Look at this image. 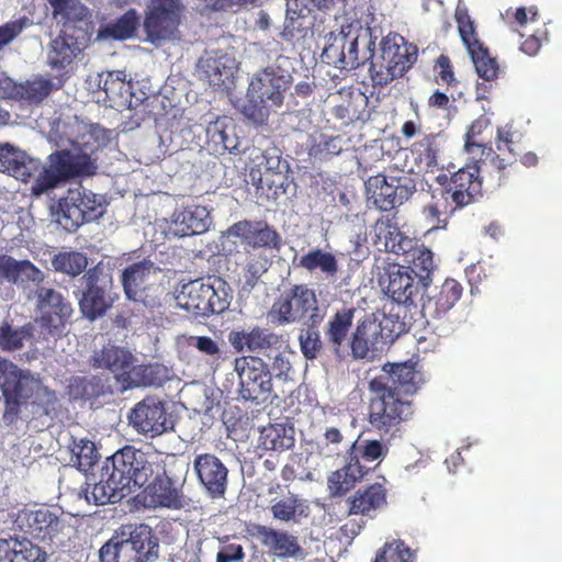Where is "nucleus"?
Listing matches in <instances>:
<instances>
[{
  "label": "nucleus",
  "mask_w": 562,
  "mask_h": 562,
  "mask_svg": "<svg viewBox=\"0 0 562 562\" xmlns=\"http://www.w3.org/2000/svg\"><path fill=\"white\" fill-rule=\"evenodd\" d=\"M77 122L56 120L52 123L47 139L56 149L47 158V165L41 169V161L25 151L10 145H0V171L26 182L37 177L32 186V194L41 196L70 179L93 176L98 169L94 151L98 148L91 133L75 137L80 130Z\"/></svg>",
  "instance_id": "obj_1"
},
{
  "label": "nucleus",
  "mask_w": 562,
  "mask_h": 562,
  "mask_svg": "<svg viewBox=\"0 0 562 562\" xmlns=\"http://www.w3.org/2000/svg\"><path fill=\"white\" fill-rule=\"evenodd\" d=\"M157 470L160 465L153 461V456L126 446L105 459L99 482L87 483L82 490L85 499L95 506L119 503L133 487L148 483Z\"/></svg>",
  "instance_id": "obj_2"
},
{
  "label": "nucleus",
  "mask_w": 562,
  "mask_h": 562,
  "mask_svg": "<svg viewBox=\"0 0 562 562\" xmlns=\"http://www.w3.org/2000/svg\"><path fill=\"white\" fill-rule=\"evenodd\" d=\"M285 57H278L276 61L257 71L248 88L247 101L241 113L257 125L267 123L270 114L281 108L285 92L292 81L291 74L284 68Z\"/></svg>",
  "instance_id": "obj_3"
},
{
  "label": "nucleus",
  "mask_w": 562,
  "mask_h": 562,
  "mask_svg": "<svg viewBox=\"0 0 562 562\" xmlns=\"http://www.w3.org/2000/svg\"><path fill=\"white\" fill-rule=\"evenodd\" d=\"M233 289L222 278L209 276L183 283L176 294L180 308L196 317H209L227 311Z\"/></svg>",
  "instance_id": "obj_4"
},
{
  "label": "nucleus",
  "mask_w": 562,
  "mask_h": 562,
  "mask_svg": "<svg viewBox=\"0 0 562 562\" xmlns=\"http://www.w3.org/2000/svg\"><path fill=\"white\" fill-rule=\"evenodd\" d=\"M159 541L153 529L145 525H128L113 536L100 551V562H156Z\"/></svg>",
  "instance_id": "obj_5"
},
{
  "label": "nucleus",
  "mask_w": 562,
  "mask_h": 562,
  "mask_svg": "<svg viewBox=\"0 0 562 562\" xmlns=\"http://www.w3.org/2000/svg\"><path fill=\"white\" fill-rule=\"evenodd\" d=\"M14 524L53 551L65 548L72 532L68 520L47 507L23 508L18 512Z\"/></svg>",
  "instance_id": "obj_6"
},
{
  "label": "nucleus",
  "mask_w": 562,
  "mask_h": 562,
  "mask_svg": "<svg viewBox=\"0 0 562 562\" xmlns=\"http://www.w3.org/2000/svg\"><path fill=\"white\" fill-rule=\"evenodd\" d=\"M82 289L74 290L82 316L91 322L102 317L111 308L113 299L112 269L102 261L88 269L79 280Z\"/></svg>",
  "instance_id": "obj_7"
},
{
  "label": "nucleus",
  "mask_w": 562,
  "mask_h": 562,
  "mask_svg": "<svg viewBox=\"0 0 562 562\" xmlns=\"http://www.w3.org/2000/svg\"><path fill=\"white\" fill-rule=\"evenodd\" d=\"M327 305L321 304L316 292L308 284H295L277 300L269 312L277 326L304 323L307 319L325 318Z\"/></svg>",
  "instance_id": "obj_8"
},
{
  "label": "nucleus",
  "mask_w": 562,
  "mask_h": 562,
  "mask_svg": "<svg viewBox=\"0 0 562 562\" xmlns=\"http://www.w3.org/2000/svg\"><path fill=\"white\" fill-rule=\"evenodd\" d=\"M381 63H372L371 77L375 85L386 86L402 77L416 61V46L405 42L403 36L389 35L382 40Z\"/></svg>",
  "instance_id": "obj_9"
},
{
  "label": "nucleus",
  "mask_w": 562,
  "mask_h": 562,
  "mask_svg": "<svg viewBox=\"0 0 562 562\" xmlns=\"http://www.w3.org/2000/svg\"><path fill=\"white\" fill-rule=\"evenodd\" d=\"M38 387V378L0 356V390L5 401L3 420L7 424L14 422L20 404L31 397Z\"/></svg>",
  "instance_id": "obj_10"
},
{
  "label": "nucleus",
  "mask_w": 562,
  "mask_h": 562,
  "mask_svg": "<svg viewBox=\"0 0 562 562\" xmlns=\"http://www.w3.org/2000/svg\"><path fill=\"white\" fill-rule=\"evenodd\" d=\"M103 214V206L97 195L78 187L70 189L67 195L52 211L54 221L66 232L72 233L82 224L92 222Z\"/></svg>",
  "instance_id": "obj_11"
},
{
  "label": "nucleus",
  "mask_w": 562,
  "mask_h": 562,
  "mask_svg": "<svg viewBox=\"0 0 562 562\" xmlns=\"http://www.w3.org/2000/svg\"><path fill=\"white\" fill-rule=\"evenodd\" d=\"M368 200L381 211L402 205L416 190V182L407 172H391L370 177L366 182Z\"/></svg>",
  "instance_id": "obj_12"
},
{
  "label": "nucleus",
  "mask_w": 562,
  "mask_h": 562,
  "mask_svg": "<svg viewBox=\"0 0 562 562\" xmlns=\"http://www.w3.org/2000/svg\"><path fill=\"white\" fill-rule=\"evenodd\" d=\"M234 371L239 379V395L256 403L265 402L272 394V373L262 358L243 356L234 361Z\"/></svg>",
  "instance_id": "obj_13"
},
{
  "label": "nucleus",
  "mask_w": 562,
  "mask_h": 562,
  "mask_svg": "<svg viewBox=\"0 0 562 562\" xmlns=\"http://www.w3.org/2000/svg\"><path fill=\"white\" fill-rule=\"evenodd\" d=\"M183 11L184 4L181 0H150L144 20L147 40L155 45L171 40Z\"/></svg>",
  "instance_id": "obj_14"
},
{
  "label": "nucleus",
  "mask_w": 562,
  "mask_h": 562,
  "mask_svg": "<svg viewBox=\"0 0 562 562\" xmlns=\"http://www.w3.org/2000/svg\"><path fill=\"white\" fill-rule=\"evenodd\" d=\"M369 423L381 434L393 432L412 415L411 402L387 392L370 390Z\"/></svg>",
  "instance_id": "obj_15"
},
{
  "label": "nucleus",
  "mask_w": 562,
  "mask_h": 562,
  "mask_svg": "<svg viewBox=\"0 0 562 562\" xmlns=\"http://www.w3.org/2000/svg\"><path fill=\"white\" fill-rule=\"evenodd\" d=\"M159 272V267L149 259L125 267L121 273V283L126 299L146 307L155 306L157 301L153 295V285Z\"/></svg>",
  "instance_id": "obj_16"
},
{
  "label": "nucleus",
  "mask_w": 562,
  "mask_h": 562,
  "mask_svg": "<svg viewBox=\"0 0 562 562\" xmlns=\"http://www.w3.org/2000/svg\"><path fill=\"white\" fill-rule=\"evenodd\" d=\"M130 425L138 434L149 438L173 430L175 422L157 396H146L135 404L128 414Z\"/></svg>",
  "instance_id": "obj_17"
},
{
  "label": "nucleus",
  "mask_w": 562,
  "mask_h": 562,
  "mask_svg": "<svg viewBox=\"0 0 562 562\" xmlns=\"http://www.w3.org/2000/svg\"><path fill=\"white\" fill-rule=\"evenodd\" d=\"M40 323L52 335H60L74 310L71 303L57 290L38 286L34 291Z\"/></svg>",
  "instance_id": "obj_18"
},
{
  "label": "nucleus",
  "mask_w": 562,
  "mask_h": 562,
  "mask_svg": "<svg viewBox=\"0 0 562 562\" xmlns=\"http://www.w3.org/2000/svg\"><path fill=\"white\" fill-rule=\"evenodd\" d=\"M323 61L339 69H356L358 58V35L351 25L342 26L339 32H330L322 53Z\"/></svg>",
  "instance_id": "obj_19"
},
{
  "label": "nucleus",
  "mask_w": 562,
  "mask_h": 562,
  "mask_svg": "<svg viewBox=\"0 0 562 562\" xmlns=\"http://www.w3.org/2000/svg\"><path fill=\"white\" fill-rule=\"evenodd\" d=\"M192 471L203 492L211 498L224 496L228 485V469L217 456L196 454L192 462Z\"/></svg>",
  "instance_id": "obj_20"
},
{
  "label": "nucleus",
  "mask_w": 562,
  "mask_h": 562,
  "mask_svg": "<svg viewBox=\"0 0 562 562\" xmlns=\"http://www.w3.org/2000/svg\"><path fill=\"white\" fill-rule=\"evenodd\" d=\"M416 374L412 362L385 364L382 373L370 382L369 390L404 397V395L413 394L416 391Z\"/></svg>",
  "instance_id": "obj_21"
},
{
  "label": "nucleus",
  "mask_w": 562,
  "mask_h": 562,
  "mask_svg": "<svg viewBox=\"0 0 562 562\" xmlns=\"http://www.w3.org/2000/svg\"><path fill=\"white\" fill-rule=\"evenodd\" d=\"M387 347L376 319L366 315L351 334L350 348L353 359L373 360Z\"/></svg>",
  "instance_id": "obj_22"
},
{
  "label": "nucleus",
  "mask_w": 562,
  "mask_h": 562,
  "mask_svg": "<svg viewBox=\"0 0 562 562\" xmlns=\"http://www.w3.org/2000/svg\"><path fill=\"white\" fill-rule=\"evenodd\" d=\"M46 274L27 259H15L0 255V283H9L27 291L31 286H43Z\"/></svg>",
  "instance_id": "obj_23"
},
{
  "label": "nucleus",
  "mask_w": 562,
  "mask_h": 562,
  "mask_svg": "<svg viewBox=\"0 0 562 562\" xmlns=\"http://www.w3.org/2000/svg\"><path fill=\"white\" fill-rule=\"evenodd\" d=\"M90 42L85 32H71V29L61 31L53 40L47 52V64L54 70H63L87 47Z\"/></svg>",
  "instance_id": "obj_24"
},
{
  "label": "nucleus",
  "mask_w": 562,
  "mask_h": 562,
  "mask_svg": "<svg viewBox=\"0 0 562 562\" xmlns=\"http://www.w3.org/2000/svg\"><path fill=\"white\" fill-rule=\"evenodd\" d=\"M405 266H392L386 277V294L400 305L417 308V296L423 289L422 282Z\"/></svg>",
  "instance_id": "obj_25"
},
{
  "label": "nucleus",
  "mask_w": 562,
  "mask_h": 562,
  "mask_svg": "<svg viewBox=\"0 0 562 562\" xmlns=\"http://www.w3.org/2000/svg\"><path fill=\"white\" fill-rule=\"evenodd\" d=\"M227 237L240 238L241 241L252 248H269L280 250L281 236L279 233L262 222L240 221L227 229Z\"/></svg>",
  "instance_id": "obj_26"
},
{
  "label": "nucleus",
  "mask_w": 562,
  "mask_h": 562,
  "mask_svg": "<svg viewBox=\"0 0 562 562\" xmlns=\"http://www.w3.org/2000/svg\"><path fill=\"white\" fill-rule=\"evenodd\" d=\"M252 536L279 558H293L296 560L304 558V552L297 538L288 531L263 525H255Z\"/></svg>",
  "instance_id": "obj_27"
},
{
  "label": "nucleus",
  "mask_w": 562,
  "mask_h": 562,
  "mask_svg": "<svg viewBox=\"0 0 562 562\" xmlns=\"http://www.w3.org/2000/svg\"><path fill=\"white\" fill-rule=\"evenodd\" d=\"M236 68L235 58L225 53H206L196 65L198 78L212 87H221L231 81Z\"/></svg>",
  "instance_id": "obj_28"
},
{
  "label": "nucleus",
  "mask_w": 562,
  "mask_h": 562,
  "mask_svg": "<svg viewBox=\"0 0 562 562\" xmlns=\"http://www.w3.org/2000/svg\"><path fill=\"white\" fill-rule=\"evenodd\" d=\"M205 135L206 149L214 156L226 153L237 155L241 151L239 138L229 117H217L214 122H210L205 128Z\"/></svg>",
  "instance_id": "obj_29"
},
{
  "label": "nucleus",
  "mask_w": 562,
  "mask_h": 562,
  "mask_svg": "<svg viewBox=\"0 0 562 562\" xmlns=\"http://www.w3.org/2000/svg\"><path fill=\"white\" fill-rule=\"evenodd\" d=\"M479 171L476 165L459 169L451 177L450 183L445 190L446 200L450 198L460 207L472 203L481 191Z\"/></svg>",
  "instance_id": "obj_30"
},
{
  "label": "nucleus",
  "mask_w": 562,
  "mask_h": 562,
  "mask_svg": "<svg viewBox=\"0 0 562 562\" xmlns=\"http://www.w3.org/2000/svg\"><path fill=\"white\" fill-rule=\"evenodd\" d=\"M46 557V552L24 537L0 535V562H45Z\"/></svg>",
  "instance_id": "obj_31"
},
{
  "label": "nucleus",
  "mask_w": 562,
  "mask_h": 562,
  "mask_svg": "<svg viewBox=\"0 0 562 562\" xmlns=\"http://www.w3.org/2000/svg\"><path fill=\"white\" fill-rule=\"evenodd\" d=\"M135 362L133 353L124 347L108 344L94 350L91 363L94 368L106 369L119 376H127Z\"/></svg>",
  "instance_id": "obj_32"
},
{
  "label": "nucleus",
  "mask_w": 562,
  "mask_h": 562,
  "mask_svg": "<svg viewBox=\"0 0 562 562\" xmlns=\"http://www.w3.org/2000/svg\"><path fill=\"white\" fill-rule=\"evenodd\" d=\"M212 224L210 212L205 206L192 205L173 214V234L180 237L206 232Z\"/></svg>",
  "instance_id": "obj_33"
},
{
  "label": "nucleus",
  "mask_w": 562,
  "mask_h": 562,
  "mask_svg": "<svg viewBox=\"0 0 562 562\" xmlns=\"http://www.w3.org/2000/svg\"><path fill=\"white\" fill-rule=\"evenodd\" d=\"M355 312L352 307L339 308L328 318L324 327L325 341L337 357H341V348L351 329Z\"/></svg>",
  "instance_id": "obj_34"
},
{
  "label": "nucleus",
  "mask_w": 562,
  "mask_h": 562,
  "mask_svg": "<svg viewBox=\"0 0 562 562\" xmlns=\"http://www.w3.org/2000/svg\"><path fill=\"white\" fill-rule=\"evenodd\" d=\"M254 167L250 168L249 176L252 181L262 182L263 176L272 173L288 179L290 165L282 159V153L278 147H268L252 158Z\"/></svg>",
  "instance_id": "obj_35"
},
{
  "label": "nucleus",
  "mask_w": 562,
  "mask_h": 562,
  "mask_svg": "<svg viewBox=\"0 0 562 562\" xmlns=\"http://www.w3.org/2000/svg\"><path fill=\"white\" fill-rule=\"evenodd\" d=\"M297 267L310 273L319 272L325 280H335L339 271V265L336 256L319 247L310 249L300 257Z\"/></svg>",
  "instance_id": "obj_36"
},
{
  "label": "nucleus",
  "mask_w": 562,
  "mask_h": 562,
  "mask_svg": "<svg viewBox=\"0 0 562 562\" xmlns=\"http://www.w3.org/2000/svg\"><path fill=\"white\" fill-rule=\"evenodd\" d=\"M155 480L146 488V502L151 507H178L179 493L173 486L171 480L167 476H160V470L154 474Z\"/></svg>",
  "instance_id": "obj_37"
},
{
  "label": "nucleus",
  "mask_w": 562,
  "mask_h": 562,
  "mask_svg": "<svg viewBox=\"0 0 562 562\" xmlns=\"http://www.w3.org/2000/svg\"><path fill=\"white\" fill-rule=\"evenodd\" d=\"M270 512L276 520L285 524H300L303 518L310 515V505L307 501L297 495L289 494L274 502L270 507Z\"/></svg>",
  "instance_id": "obj_38"
},
{
  "label": "nucleus",
  "mask_w": 562,
  "mask_h": 562,
  "mask_svg": "<svg viewBox=\"0 0 562 562\" xmlns=\"http://www.w3.org/2000/svg\"><path fill=\"white\" fill-rule=\"evenodd\" d=\"M168 378V370L159 363L132 364L124 379L131 387L161 385Z\"/></svg>",
  "instance_id": "obj_39"
},
{
  "label": "nucleus",
  "mask_w": 562,
  "mask_h": 562,
  "mask_svg": "<svg viewBox=\"0 0 562 562\" xmlns=\"http://www.w3.org/2000/svg\"><path fill=\"white\" fill-rule=\"evenodd\" d=\"M359 460L350 462L344 468L333 472L327 479V486L331 496H341L353 487L355 483L363 476Z\"/></svg>",
  "instance_id": "obj_40"
},
{
  "label": "nucleus",
  "mask_w": 562,
  "mask_h": 562,
  "mask_svg": "<svg viewBox=\"0 0 562 562\" xmlns=\"http://www.w3.org/2000/svg\"><path fill=\"white\" fill-rule=\"evenodd\" d=\"M139 25V15L135 10H128L113 22L102 26L98 31V40L124 41L134 36Z\"/></svg>",
  "instance_id": "obj_41"
},
{
  "label": "nucleus",
  "mask_w": 562,
  "mask_h": 562,
  "mask_svg": "<svg viewBox=\"0 0 562 562\" xmlns=\"http://www.w3.org/2000/svg\"><path fill=\"white\" fill-rule=\"evenodd\" d=\"M32 337L33 326L30 323L23 326H15L12 322L4 319L0 324V350L2 351L13 352L21 350Z\"/></svg>",
  "instance_id": "obj_42"
},
{
  "label": "nucleus",
  "mask_w": 562,
  "mask_h": 562,
  "mask_svg": "<svg viewBox=\"0 0 562 562\" xmlns=\"http://www.w3.org/2000/svg\"><path fill=\"white\" fill-rule=\"evenodd\" d=\"M324 319L325 318L307 319V322H304L302 327L299 329L297 340L300 350L303 357L307 360H315L323 348L318 327Z\"/></svg>",
  "instance_id": "obj_43"
},
{
  "label": "nucleus",
  "mask_w": 562,
  "mask_h": 562,
  "mask_svg": "<svg viewBox=\"0 0 562 562\" xmlns=\"http://www.w3.org/2000/svg\"><path fill=\"white\" fill-rule=\"evenodd\" d=\"M385 503V490L381 484L375 483L363 492H357L351 501L350 513L370 515L371 512L382 508Z\"/></svg>",
  "instance_id": "obj_44"
},
{
  "label": "nucleus",
  "mask_w": 562,
  "mask_h": 562,
  "mask_svg": "<svg viewBox=\"0 0 562 562\" xmlns=\"http://www.w3.org/2000/svg\"><path fill=\"white\" fill-rule=\"evenodd\" d=\"M56 15H60L64 21L63 31H67V29H71V32H85L86 35L91 37V21L88 9L79 1L71 0L66 8H64Z\"/></svg>",
  "instance_id": "obj_45"
},
{
  "label": "nucleus",
  "mask_w": 562,
  "mask_h": 562,
  "mask_svg": "<svg viewBox=\"0 0 562 562\" xmlns=\"http://www.w3.org/2000/svg\"><path fill=\"white\" fill-rule=\"evenodd\" d=\"M50 263L54 271L75 278L86 273L88 257L80 251H60L52 257Z\"/></svg>",
  "instance_id": "obj_46"
},
{
  "label": "nucleus",
  "mask_w": 562,
  "mask_h": 562,
  "mask_svg": "<svg viewBox=\"0 0 562 562\" xmlns=\"http://www.w3.org/2000/svg\"><path fill=\"white\" fill-rule=\"evenodd\" d=\"M69 463L79 471L88 472L98 459V451L92 441L85 438H72L68 446Z\"/></svg>",
  "instance_id": "obj_47"
},
{
  "label": "nucleus",
  "mask_w": 562,
  "mask_h": 562,
  "mask_svg": "<svg viewBox=\"0 0 562 562\" xmlns=\"http://www.w3.org/2000/svg\"><path fill=\"white\" fill-rule=\"evenodd\" d=\"M68 392L75 400H90L104 394L105 384L98 375L72 376L69 380Z\"/></svg>",
  "instance_id": "obj_48"
},
{
  "label": "nucleus",
  "mask_w": 562,
  "mask_h": 562,
  "mask_svg": "<svg viewBox=\"0 0 562 562\" xmlns=\"http://www.w3.org/2000/svg\"><path fill=\"white\" fill-rule=\"evenodd\" d=\"M54 89L49 78L35 76L19 83L16 95L29 103H41Z\"/></svg>",
  "instance_id": "obj_49"
},
{
  "label": "nucleus",
  "mask_w": 562,
  "mask_h": 562,
  "mask_svg": "<svg viewBox=\"0 0 562 562\" xmlns=\"http://www.w3.org/2000/svg\"><path fill=\"white\" fill-rule=\"evenodd\" d=\"M188 345L196 349L211 367H217L224 359V342L209 336H190Z\"/></svg>",
  "instance_id": "obj_50"
},
{
  "label": "nucleus",
  "mask_w": 562,
  "mask_h": 562,
  "mask_svg": "<svg viewBox=\"0 0 562 562\" xmlns=\"http://www.w3.org/2000/svg\"><path fill=\"white\" fill-rule=\"evenodd\" d=\"M98 87L102 89L106 95L127 99L131 97V85L126 82V74L123 70L106 71L98 75Z\"/></svg>",
  "instance_id": "obj_51"
},
{
  "label": "nucleus",
  "mask_w": 562,
  "mask_h": 562,
  "mask_svg": "<svg viewBox=\"0 0 562 562\" xmlns=\"http://www.w3.org/2000/svg\"><path fill=\"white\" fill-rule=\"evenodd\" d=\"M468 52L480 78L491 81L497 77L498 66L481 43L468 48Z\"/></svg>",
  "instance_id": "obj_52"
},
{
  "label": "nucleus",
  "mask_w": 562,
  "mask_h": 562,
  "mask_svg": "<svg viewBox=\"0 0 562 562\" xmlns=\"http://www.w3.org/2000/svg\"><path fill=\"white\" fill-rule=\"evenodd\" d=\"M413 274L422 282L423 289H427L430 283V272L434 269L432 252L424 246L415 248L412 254Z\"/></svg>",
  "instance_id": "obj_53"
},
{
  "label": "nucleus",
  "mask_w": 562,
  "mask_h": 562,
  "mask_svg": "<svg viewBox=\"0 0 562 562\" xmlns=\"http://www.w3.org/2000/svg\"><path fill=\"white\" fill-rule=\"evenodd\" d=\"M389 451V447L381 440H360L358 438L350 446V458L358 460L359 454L367 461H382Z\"/></svg>",
  "instance_id": "obj_54"
},
{
  "label": "nucleus",
  "mask_w": 562,
  "mask_h": 562,
  "mask_svg": "<svg viewBox=\"0 0 562 562\" xmlns=\"http://www.w3.org/2000/svg\"><path fill=\"white\" fill-rule=\"evenodd\" d=\"M281 344V336L268 328L255 326L249 330V352L273 351Z\"/></svg>",
  "instance_id": "obj_55"
},
{
  "label": "nucleus",
  "mask_w": 562,
  "mask_h": 562,
  "mask_svg": "<svg viewBox=\"0 0 562 562\" xmlns=\"http://www.w3.org/2000/svg\"><path fill=\"white\" fill-rule=\"evenodd\" d=\"M414 552L401 540L386 542L376 553L374 562H414Z\"/></svg>",
  "instance_id": "obj_56"
},
{
  "label": "nucleus",
  "mask_w": 562,
  "mask_h": 562,
  "mask_svg": "<svg viewBox=\"0 0 562 562\" xmlns=\"http://www.w3.org/2000/svg\"><path fill=\"white\" fill-rule=\"evenodd\" d=\"M369 316H373L380 325L381 334L383 335L384 341L390 346L395 338L406 331L405 322L401 321L398 314H383L373 313Z\"/></svg>",
  "instance_id": "obj_57"
},
{
  "label": "nucleus",
  "mask_w": 562,
  "mask_h": 562,
  "mask_svg": "<svg viewBox=\"0 0 562 562\" xmlns=\"http://www.w3.org/2000/svg\"><path fill=\"white\" fill-rule=\"evenodd\" d=\"M351 440H348L342 431L336 427H327L319 440V447L324 454L333 456L341 452V447L350 452Z\"/></svg>",
  "instance_id": "obj_58"
},
{
  "label": "nucleus",
  "mask_w": 562,
  "mask_h": 562,
  "mask_svg": "<svg viewBox=\"0 0 562 562\" xmlns=\"http://www.w3.org/2000/svg\"><path fill=\"white\" fill-rule=\"evenodd\" d=\"M456 21L458 23V31L461 40L467 48H472L473 45L480 43L475 37L473 21L471 20L468 9L461 3L456 9Z\"/></svg>",
  "instance_id": "obj_59"
},
{
  "label": "nucleus",
  "mask_w": 562,
  "mask_h": 562,
  "mask_svg": "<svg viewBox=\"0 0 562 562\" xmlns=\"http://www.w3.org/2000/svg\"><path fill=\"white\" fill-rule=\"evenodd\" d=\"M32 25L33 21L25 15L0 25V50Z\"/></svg>",
  "instance_id": "obj_60"
},
{
  "label": "nucleus",
  "mask_w": 562,
  "mask_h": 562,
  "mask_svg": "<svg viewBox=\"0 0 562 562\" xmlns=\"http://www.w3.org/2000/svg\"><path fill=\"white\" fill-rule=\"evenodd\" d=\"M462 288L454 280H446L438 293H434L441 308L446 314L454 306L461 297Z\"/></svg>",
  "instance_id": "obj_61"
},
{
  "label": "nucleus",
  "mask_w": 562,
  "mask_h": 562,
  "mask_svg": "<svg viewBox=\"0 0 562 562\" xmlns=\"http://www.w3.org/2000/svg\"><path fill=\"white\" fill-rule=\"evenodd\" d=\"M266 356L271 361L269 370L274 378L278 380H286L292 369L290 356L284 351H279L278 348Z\"/></svg>",
  "instance_id": "obj_62"
},
{
  "label": "nucleus",
  "mask_w": 562,
  "mask_h": 562,
  "mask_svg": "<svg viewBox=\"0 0 562 562\" xmlns=\"http://www.w3.org/2000/svg\"><path fill=\"white\" fill-rule=\"evenodd\" d=\"M311 13V9L304 0H288L285 10V30L294 31L297 27L295 22L306 18Z\"/></svg>",
  "instance_id": "obj_63"
},
{
  "label": "nucleus",
  "mask_w": 562,
  "mask_h": 562,
  "mask_svg": "<svg viewBox=\"0 0 562 562\" xmlns=\"http://www.w3.org/2000/svg\"><path fill=\"white\" fill-rule=\"evenodd\" d=\"M420 314L428 325L441 319L446 312L437 301L434 294H428L427 297L420 296Z\"/></svg>",
  "instance_id": "obj_64"
}]
</instances>
